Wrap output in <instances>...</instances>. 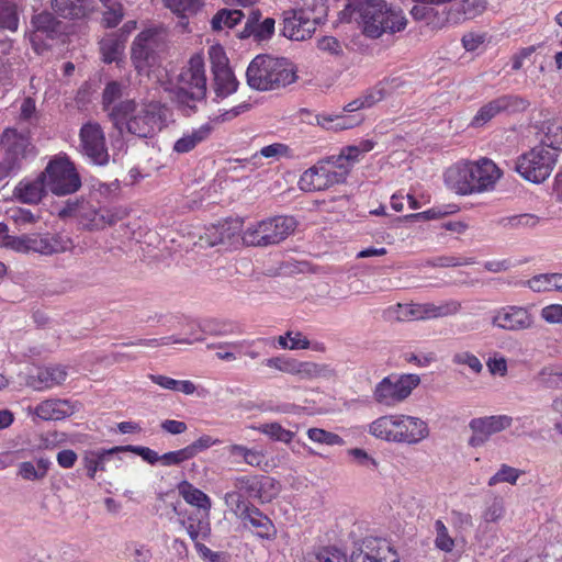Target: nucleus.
<instances>
[{
  "label": "nucleus",
  "mask_w": 562,
  "mask_h": 562,
  "mask_svg": "<svg viewBox=\"0 0 562 562\" xmlns=\"http://www.w3.org/2000/svg\"><path fill=\"white\" fill-rule=\"evenodd\" d=\"M452 362L454 364L459 366H467L469 367L474 373H480L483 369V366L480 361V359L469 352V351H460L453 355Z\"/></svg>",
  "instance_id": "bf43d9fd"
},
{
  "label": "nucleus",
  "mask_w": 562,
  "mask_h": 562,
  "mask_svg": "<svg viewBox=\"0 0 562 562\" xmlns=\"http://www.w3.org/2000/svg\"><path fill=\"white\" fill-rule=\"evenodd\" d=\"M351 562H398V555L385 540L367 538L363 549L352 555Z\"/></svg>",
  "instance_id": "aec40b11"
},
{
  "label": "nucleus",
  "mask_w": 562,
  "mask_h": 562,
  "mask_svg": "<svg viewBox=\"0 0 562 562\" xmlns=\"http://www.w3.org/2000/svg\"><path fill=\"white\" fill-rule=\"evenodd\" d=\"M512 423L513 418L507 415L473 418L469 424L473 432L469 439V445L472 447L483 445L490 436L510 427Z\"/></svg>",
  "instance_id": "f3484780"
},
{
  "label": "nucleus",
  "mask_w": 562,
  "mask_h": 562,
  "mask_svg": "<svg viewBox=\"0 0 562 562\" xmlns=\"http://www.w3.org/2000/svg\"><path fill=\"white\" fill-rule=\"evenodd\" d=\"M296 228L292 216H273L248 226L243 233V241L248 246L268 247L285 240Z\"/></svg>",
  "instance_id": "6e6552de"
},
{
  "label": "nucleus",
  "mask_w": 562,
  "mask_h": 562,
  "mask_svg": "<svg viewBox=\"0 0 562 562\" xmlns=\"http://www.w3.org/2000/svg\"><path fill=\"white\" fill-rule=\"evenodd\" d=\"M291 374L301 380H314L317 378H329L334 371L327 364H319L312 361L293 360Z\"/></svg>",
  "instance_id": "c756f323"
},
{
  "label": "nucleus",
  "mask_w": 562,
  "mask_h": 562,
  "mask_svg": "<svg viewBox=\"0 0 562 562\" xmlns=\"http://www.w3.org/2000/svg\"><path fill=\"white\" fill-rule=\"evenodd\" d=\"M247 83L259 91H268L285 87L295 81L296 75L292 63L286 58L258 55L249 64Z\"/></svg>",
  "instance_id": "423d86ee"
},
{
  "label": "nucleus",
  "mask_w": 562,
  "mask_h": 562,
  "mask_svg": "<svg viewBox=\"0 0 562 562\" xmlns=\"http://www.w3.org/2000/svg\"><path fill=\"white\" fill-rule=\"evenodd\" d=\"M351 18L369 38H379L384 33L393 34L406 26L401 10L392 9L384 0H350L346 7Z\"/></svg>",
  "instance_id": "f03ea898"
},
{
  "label": "nucleus",
  "mask_w": 562,
  "mask_h": 562,
  "mask_svg": "<svg viewBox=\"0 0 562 562\" xmlns=\"http://www.w3.org/2000/svg\"><path fill=\"white\" fill-rule=\"evenodd\" d=\"M229 237L231 235L225 225H212L206 229L205 235L201 236V241L213 247L223 244Z\"/></svg>",
  "instance_id": "864d4df0"
},
{
  "label": "nucleus",
  "mask_w": 562,
  "mask_h": 562,
  "mask_svg": "<svg viewBox=\"0 0 562 562\" xmlns=\"http://www.w3.org/2000/svg\"><path fill=\"white\" fill-rule=\"evenodd\" d=\"M238 518L244 526L250 525L257 529V535L261 538L269 536L270 529L273 527L271 520L255 505L250 504L244 512L239 513Z\"/></svg>",
  "instance_id": "cd10ccee"
},
{
  "label": "nucleus",
  "mask_w": 562,
  "mask_h": 562,
  "mask_svg": "<svg viewBox=\"0 0 562 562\" xmlns=\"http://www.w3.org/2000/svg\"><path fill=\"white\" fill-rule=\"evenodd\" d=\"M46 188L55 195H67L77 192L81 187V178L68 157L52 159L42 172Z\"/></svg>",
  "instance_id": "9b49d317"
},
{
  "label": "nucleus",
  "mask_w": 562,
  "mask_h": 562,
  "mask_svg": "<svg viewBox=\"0 0 562 562\" xmlns=\"http://www.w3.org/2000/svg\"><path fill=\"white\" fill-rule=\"evenodd\" d=\"M520 474V470L509 467L507 464H502L499 470L493 476L490 477L488 486H494L498 483L516 484Z\"/></svg>",
  "instance_id": "49530a36"
},
{
  "label": "nucleus",
  "mask_w": 562,
  "mask_h": 562,
  "mask_svg": "<svg viewBox=\"0 0 562 562\" xmlns=\"http://www.w3.org/2000/svg\"><path fill=\"white\" fill-rule=\"evenodd\" d=\"M536 381L544 389L557 390L562 387V366L551 364L543 367L536 375Z\"/></svg>",
  "instance_id": "4c0bfd02"
},
{
  "label": "nucleus",
  "mask_w": 562,
  "mask_h": 562,
  "mask_svg": "<svg viewBox=\"0 0 562 562\" xmlns=\"http://www.w3.org/2000/svg\"><path fill=\"white\" fill-rule=\"evenodd\" d=\"M31 234H22L20 236L5 235L2 238L1 246L18 252H30Z\"/></svg>",
  "instance_id": "8fccbe9b"
},
{
  "label": "nucleus",
  "mask_w": 562,
  "mask_h": 562,
  "mask_svg": "<svg viewBox=\"0 0 562 562\" xmlns=\"http://www.w3.org/2000/svg\"><path fill=\"white\" fill-rule=\"evenodd\" d=\"M19 27L18 7L9 0L0 1V29L15 32Z\"/></svg>",
  "instance_id": "a19ab883"
},
{
  "label": "nucleus",
  "mask_w": 562,
  "mask_h": 562,
  "mask_svg": "<svg viewBox=\"0 0 562 562\" xmlns=\"http://www.w3.org/2000/svg\"><path fill=\"white\" fill-rule=\"evenodd\" d=\"M244 13L240 10L222 9L212 18L211 25L213 31H222L223 29H232L240 22Z\"/></svg>",
  "instance_id": "58836bf2"
},
{
  "label": "nucleus",
  "mask_w": 562,
  "mask_h": 562,
  "mask_svg": "<svg viewBox=\"0 0 562 562\" xmlns=\"http://www.w3.org/2000/svg\"><path fill=\"white\" fill-rule=\"evenodd\" d=\"M79 151L97 166L109 164L110 154L105 134L98 122L89 121L79 131Z\"/></svg>",
  "instance_id": "4468645a"
},
{
  "label": "nucleus",
  "mask_w": 562,
  "mask_h": 562,
  "mask_svg": "<svg viewBox=\"0 0 562 562\" xmlns=\"http://www.w3.org/2000/svg\"><path fill=\"white\" fill-rule=\"evenodd\" d=\"M30 252L53 256L74 248L70 237L60 233H31Z\"/></svg>",
  "instance_id": "a211bd4d"
},
{
  "label": "nucleus",
  "mask_w": 562,
  "mask_h": 562,
  "mask_svg": "<svg viewBox=\"0 0 562 562\" xmlns=\"http://www.w3.org/2000/svg\"><path fill=\"white\" fill-rule=\"evenodd\" d=\"M213 90L216 98L224 99L237 90L238 81L232 69L222 70L213 74Z\"/></svg>",
  "instance_id": "f704fd0d"
},
{
  "label": "nucleus",
  "mask_w": 562,
  "mask_h": 562,
  "mask_svg": "<svg viewBox=\"0 0 562 562\" xmlns=\"http://www.w3.org/2000/svg\"><path fill=\"white\" fill-rule=\"evenodd\" d=\"M307 562H349L346 554L333 547L322 548L306 558Z\"/></svg>",
  "instance_id": "c03bdc74"
},
{
  "label": "nucleus",
  "mask_w": 562,
  "mask_h": 562,
  "mask_svg": "<svg viewBox=\"0 0 562 562\" xmlns=\"http://www.w3.org/2000/svg\"><path fill=\"white\" fill-rule=\"evenodd\" d=\"M327 11L325 0H297L282 13L281 34L292 41L308 40L326 20Z\"/></svg>",
  "instance_id": "39448f33"
},
{
  "label": "nucleus",
  "mask_w": 562,
  "mask_h": 562,
  "mask_svg": "<svg viewBox=\"0 0 562 562\" xmlns=\"http://www.w3.org/2000/svg\"><path fill=\"white\" fill-rule=\"evenodd\" d=\"M492 324L505 330L518 331L532 327L533 318L526 307L508 305L495 312Z\"/></svg>",
  "instance_id": "6ab92c4d"
},
{
  "label": "nucleus",
  "mask_w": 562,
  "mask_h": 562,
  "mask_svg": "<svg viewBox=\"0 0 562 562\" xmlns=\"http://www.w3.org/2000/svg\"><path fill=\"white\" fill-rule=\"evenodd\" d=\"M360 151L357 145L347 146L341 149V153L338 156H331L334 160L338 165L348 166L349 171L352 168V165L358 160L360 156Z\"/></svg>",
  "instance_id": "e2e57ef3"
},
{
  "label": "nucleus",
  "mask_w": 562,
  "mask_h": 562,
  "mask_svg": "<svg viewBox=\"0 0 562 562\" xmlns=\"http://www.w3.org/2000/svg\"><path fill=\"white\" fill-rule=\"evenodd\" d=\"M52 461L48 458H37L34 461H23L18 467V476L25 481H42L47 476Z\"/></svg>",
  "instance_id": "c85d7f7f"
},
{
  "label": "nucleus",
  "mask_w": 562,
  "mask_h": 562,
  "mask_svg": "<svg viewBox=\"0 0 562 562\" xmlns=\"http://www.w3.org/2000/svg\"><path fill=\"white\" fill-rule=\"evenodd\" d=\"M53 12L67 20H85L93 12L92 0H50Z\"/></svg>",
  "instance_id": "4be33fe9"
},
{
  "label": "nucleus",
  "mask_w": 562,
  "mask_h": 562,
  "mask_svg": "<svg viewBox=\"0 0 562 562\" xmlns=\"http://www.w3.org/2000/svg\"><path fill=\"white\" fill-rule=\"evenodd\" d=\"M436 538H435V546L440 551H443L446 553L451 552L456 547V539H453L449 535V530L445 522L440 519H437L434 524Z\"/></svg>",
  "instance_id": "79ce46f5"
},
{
  "label": "nucleus",
  "mask_w": 562,
  "mask_h": 562,
  "mask_svg": "<svg viewBox=\"0 0 562 562\" xmlns=\"http://www.w3.org/2000/svg\"><path fill=\"white\" fill-rule=\"evenodd\" d=\"M202 331L210 335H223L224 331L221 329H217L216 327H211V324H205L203 327L198 326L196 329H193L191 331L192 338H177V337H165V338H151V339H138L135 341H131L127 344H124L123 346H144V347H159V346H166L170 342L172 344H186V345H192L196 341H203L205 337L203 335H196V331Z\"/></svg>",
  "instance_id": "5701e85b"
},
{
  "label": "nucleus",
  "mask_w": 562,
  "mask_h": 562,
  "mask_svg": "<svg viewBox=\"0 0 562 562\" xmlns=\"http://www.w3.org/2000/svg\"><path fill=\"white\" fill-rule=\"evenodd\" d=\"M363 121L361 113L346 114L344 111L340 114H318L316 115L317 125L328 131H344L360 125Z\"/></svg>",
  "instance_id": "bb28decb"
},
{
  "label": "nucleus",
  "mask_w": 562,
  "mask_h": 562,
  "mask_svg": "<svg viewBox=\"0 0 562 562\" xmlns=\"http://www.w3.org/2000/svg\"><path fill=\"white\" fill-rule=\"evenodd\" d=\"M501 175L491 159L482 158L451 166L445 173V181L456 193L467 195L493 190Z\"/></svg>",
  "instance_id": "7ed1b4c3"
},
{
  "label": "nucleus",
  "mask_w": 562,
  "mask_h": 562,
  "mask_svg": "<svg viewBox=\"0 0 562 562\" xmlns=\"http://www.w3.org/2000/svg\"><path fill=\"white\" fill-rule=\"evenodd\" d=\"M307 436L312 441L327 446H340L344 442L342 438L337 434L322 428H310Z\"/></svg>",
  "instance_id": "de8ad7c7"
},
{
  "label": "nucleus",
  "mask_w": 562,
  "mask_h": 562,
  "mask_svg": "<svg viewBox=\"0 0 562 562\" xmlns=\"http://www.w3.org/2000/svg\"><path fill=\"white\" fill-rule=\"evenodd\" d=\"M541 317L549 324L562 323V305L551 304L541 310Z\"/></svg>",
  "instance_id": "774afa93"
},
{
  "label": "nucleus",
  "mask_w": 562,
  "mask_h": 562,
  "mask_svg": "<svg viewBox=\"0 0 562 562\" xmlns=\"http://www.w3.org/2000/svg\"><path fill=\"white\" fill-rule=\"evenodd\" d=\"M30 145L29 138L13 128H7L0 139V146L5 150L4 158L14 160L18 168H20L21 160L26 156Z\"/></svg>",
  "instance_id": "b1692460"
},
{
  "label": "nucleus",
  "mask_w": 562,
  "mask_h": 562,
  "mask_svg": "<svg viewBox=\"0 0 562 562\" xmlns=\"http://www.w3.org/2000/svg\"><path fill=\"white\" fill-rule=\"evenodd\" d=\"M261 434L269 436L271 439L284 443H290L294 438V432L284 429L279 423H266L256 428Z\"/></svg>",
  "instance_id": "37998d69"
},
{
  "label": "nucleus",
  "mask_w": 562,
  "mask_h": 562,
  "mask_svg": "<svg viewBox=\"0 0 562 562\" xmlns=\"http://www.w3.org/2000/svg\"><path fill=\"white\" fill-rule=\"evenodd\" d=\"M125 37L117 33L106 34L99 42L100 52L104 63L111 64L115 61L123 53Z\"/></svg>",
  "instance_id": "473e14b6"
},
{
  "label": "nucleus",
  "mask_w": 562,
  "mask_h": 562,
  "mask_svg": "<svg viewBox=\"0 0 562 562\" xmlns=\"http://www.w3.org/2000/svg\"><path fill=\"white\" fill-rule=\"evenodd\" d=\"M505 515V504L502 497H494L491 503L486 505L482 513V519L485 522H496Z\"/></svg>",
  "instance_id": "09e8293b"
},
{
  "label": "nucleus",
  "mask_w": 562,
  "mask_h": 562,
  "mask_svg": "<svg viewBox=\"0 0 562 562\" xmlns=\"http://www.w3.org/2000/svg\"><path fill=\"white\" fill-rule=\"evenodd\" d=\"M212 126L204 124L190 133L184 134L175 145L173 150L183 154L192 150L196 145L204 142L212 133Z\"/></svg>",
  "instance_id": "72a5a7b5"
},
{
  "label": "nucleus",
  "mask_w": 562,
  "mask_h": 562,
  "mask_svg": "<svg viewBox=\"0 0 562 562\" xmlns=\"http://www.w3.org/2000/svg\"><path fill=\"white\" fill-rule=\"evenodd\" d=\"M419 383L420 378L417 374L385 376L375 385L372 397L382 406L394 407L404 402Z\"/></svg>",
  "instance_id": "ddd939ff"
},
{
  "label": "nucleus",
  "mask_w": 562,
  "mask_h": 562,
  "mask_svg": "<svg viewBox=\"0 0 562 562\" xmlns=\"http://www.w3.org/2000/svg\"><path fill=\"white\" fill-rule=\"evenodd\" d=\"M317 47L330 56H341L344 54L342 44L334 36H323L317 41Z\"/></svg>",
  "instance_id": "052dcab7"
},
{
  "label": "nucleus",
  "mask_w": 562,
  "mask_h": 562,
  "mask_svg": "<svg viewBox=\"0 0 562 562\" xmlns=\"http://www.w3.org/2000/svg\"><path fill=\"white\" fill-rule=\"evenodd\" d=\"M167 109L158 101L124 100L115 104L110 119L120 131L123 127L139 138H149L166 126Z\"/></svg>",
  "instance_id": "f257e3e1"
},
{
  "label": "nucleus",
  "mask_w": 562,
  "mask_h": 562,
  "mask_svg": "<svg viewBox=\"0 0 562 562\" xmlns=\"http://www.w3.org/2000/svg\"><path fill=\"white\" fill-rule=\"evenodd\" d=\"M122 451V448L121 447H114L112 449H109V450H103V451H100V452H92L90 456L86 457L85 458V465H86V469H87V474L90 479H94L95 477V473L97 471H103L105 468H104V463H105V460H108V458L116 452H120Z\"/></svg>",
  "instance_id": "ea45409f"
},
{
  "label": "nucleus",
  "mask_w": 562,
  "mask_h": 562,
  "mask_svg": "<svg viewBox=\"0 0 562 562\" xmlns=\"http://www.w3.org/2000/svg\"><path fill=\"white\" fill-rule=\"evenodd\" d=\"M209 56L213 74L229 69L228 58L226 57L223 47L220 45L212 46L209 49Z\"/></svg>",
  "instance_id": "13d9d810"
},
{
  "label": "nucleus",
  "mask_w": 562,
  "mask_h": 562,
  "mask_svg": "<svg viewBox=\"0 0 562 562\" xmlns=\"http://www.w3.org/2000/svg\"><path fill=\"white\" fill-rule=\"evenodd\" d=\"M348 175V166L338 165L333 157H328L305 170L299 184L302 190L307 192L322 191L344 183Z\"/></svg>",
  "instance_id": "1a4fd4ad"
},
{
  "label": "nucleus",
  "mask_w": 562,
  "mask_h": 562,
  "mask_svg": "<svg viewBox=\"0 0 562 562\" xmlns=\"http://www.w3.org/2000/svg\"><path fill=\"white\" fill-rule=\"evenodd\" d=\"M55 13L42 11L31 19V24L36 33L54 38L61 33V22L56 19Z\"/></svg>",
  "instance_id": "2f4dec72"
},
{
  "label": "nucleus",
  "mask_w": 562,
  "mask_h": 562,
  "mask_svg": "<svg viewBox=\"0 0 562 562\" xmlns=\"http://www.w3.org/2000/svg\"><path fill=\"white\" fill-rule=\"evenodd\" d=\"M124 553L133 562H149L153 558L151 550L137 542L126 543Z\"/></svg>",
  "instance_id": "3c124183"
},
{
  "label": "nucleus",
  "mask_w": 562,
  "mask_h": 562,
  "mask_svg": "<svg viewBox=\"0 0 562 562\" xmlns=\"http://www.w3.org/2000/svg\"><path fill=\"white\" fill-rule=\"evenodd\" d=\"M527 284L535 292L555 291V273L535 276L527 281Z\"/></svg>",
  "instance_id": "603ef678"
},
{
  "label": "nucleus",
  "mask_w": 562,
  "mask_h": 562,
  "mask_svg": "<svg viewBox=\"0 0 562 562\" xmlns=\"http://www.w3.org/2000/svg\"><path fill=\"white\" fill-rule=\"evenodd\" d=\"M80 404L69 400L50 398L43 401L33 408V414L43 420H61L74 415Z\"/></svg>",
  "instance_id": "412c9836"
},
{
  "label": "nucleus",
  "mask_w": 562,
  "mask_h": 562,
  "mask_svg": "<svg viewBox=\"0 0 562 562\" xmlns=\"http://www.w3.org/2000/svg\"><path fill=\"white\" fill-rule=\"evenodd\" d=\"M220 442L218 439H213L209 435H203L198 438L195 441L186 447L190 459L194 458L198 453L209 449L210 447L217 445Z\"/></svg>",
  "instance_id": "0e129e2a"
},
{
  "label": "nucleus",
  "mask_w": 562,
  "mask_h": 562,
  "mask_svg": "<svg viewBox=\"0 0 562 562\" xmlns=\"http://www.w3.org/2000/svg\"><path fill=\"white\" fill-rule=\"evenodd\" d=\"M167 47L166 34L158 30H145L140 32L132 44V61L135 68L142 72L147 71L157 64L159 55Z\"/></svg>",
  "instance_id": "f8f14e48"
},
{
  "label": "nucleus",
  "mask_w": 562,
  "mask_h": 562,
  "mask_svg": "<svg viewBox=\"0 0 562 562\" xmlns=\"http://www.w3.org/2000/svg\"><path fill=\"white\" fill-rule=\"evenodd\" d=\"M45 177L41 173L33 181H20L14 188L13 195L25 204H37L45 195Z\"/></svg>",
  "instance_id": "a878e982"
},
{
  "label": "nucleus",
  "mask_w": 562,
  "mask_h": 562,
  "mask_svg": "<svg viewBox=\"0 0 562 562\" xmlns=\"http://www.w3.org/2000/svg\"><path fill=\"white\" fill-rule=\"evenodd\" d=\"M179 522L182 527L186 528L189 537L194 543L199 542L198 538L200 535H202V537L205 538L210 532L209 522H203L202 520H198L196 524L187 525L186 518H181Z\"/></svg>",
  "instance_id": "680f3d73"
},
{
  "label": "nucleus",
  "mask_w": 562,
  "mask_h": 562,
  "mask_svg": "<svg viewBox=\"0 0 562 562\" xmlns=\"http://www.w3.org/2000/svg\"><path fill=\"white\" fill-rule=\"evenodd\" d=\"M82 214L79 215L82 224L89 228H98L104 223V216L100 214L89 202L85 201Z\"/></svg>",
  "instance_id": "4d7b16f0"
},
{
  "label": "nucleus",
  "mask_w": 562,
  "mask_h": 562,
  "mask_svg": "<svg viewBox=\"0 0 562 562\" xmlns=\"http://www.w3.org/2000/svg\"><path fill=\"white\" fill-rule=\"evenodd\" d=\"M178 492L188 504L202 509L206 516H209L212 503L204 492L196 488L188 481H182L178 484Z\"/></svg>",
  "instance_id": "7c9ffc66"
},
{
  "label": "nucleus",
  "mask_w": 562,
  "mask_h": 562,
  "mask_svg": "<svg viewBox=\"0 0 562 562\" xmlns=\"http://www.w3.org/2000/svg\"><path fill=\"white\" fill-rule=\"evenodd\" d=\"M540 145L547 146L555 153L562 149V126L559 124L548 125Z\"/></svg>",
  "instance_id": "6e6d98bb"
},
{
  "label": "nucleus",
  "mask_w": 562,
  "mask_h": 562,
  "mask_svg": "<svg viewBox=\"0 0 562 562\" xmlns=\"http://www.w3.org/2000/svg\"><path fill=\"white\" fill-rule=\"evenodd\" d=\"M206 90L204 58L200 54H194L178 76L173 100L189 114L195 111L196 104L205 99Z\"/></svg>",
  "instance_id": "0eeeda50"
},
{
  "label": "nucleus",
  "mask_w": 562,
  "mask_h": 562,
  "mask_svg": "<svg viewBox=\"0 0 562 562\" xmlns=\"http://www.w3.org/2000/svg\"><path fill=\"white\" fill-rule=\"evenodd\" d=\"M105 8L102 23L105 27H115L123 19V7L122 4H112Z\"/></svg>",
  "instance_id": "69168bd1"
},
{
  "label": "nucleus",
  "mask_w": 562,
  "mask_h": 562,
  "mask_svg": "<svg viewBox=\"0 0 562 562\" xmlns=\"http://www.w3.org/2000/svg\"><path fill=\"white\" fill-rule=\"evenodd\" d=\"M540 222V218L530 213L515 214L509 216H503L498 220L497 224L504 229H524L533 228Z\"/></svg>",
  "instance_id": "e433bc0d"
},
{
  "label": "nucleus",
  "mask_w": 562,
  "mask_h": 562,
  "mask_svg": "<svg viewBox=\"0 0 562 562\" xmlns=\"http://www.w3.org/2000/svg\"><path fill=\"white\" fill-rule=\"evenodd\" d=\"M67 378L65 367L53 366L40 368L36 374H32L27 379V385L35 391H43L60 385Z\"/></svg>",
  "instance_id": "393cba45"
},
{
  "label": "nucleus",
  "mask_w": 562,
  "mask_h": 562,
  "mask_svg": "<svg viewBox=\"0 0 562 562\" xmlns=\"http://www.w3.org/2000/svg\"><path fill=\"white\" fill-rule=\"evenodd\" d=\"M123 95V86L117 81L109 82L102 93V105L109 114L111 109L117 104L116 102Z\"/></svg>",
  "instance_id": "a18cd8bd"
},
{
  "label": "nucleus",
  "mask_w": 562,
  "mask_h": 562,
  "mask_svg": "<svg viewBox=\"0 0 562 562\" xmlns=\"http://www.w3.org/2000/svg\"><path fill=\"white\" fill-rule=\"evenodd\" d=\"M450 524L458 535H463L473 527V518L469 513L452 509L450 512Z\"/></svg>",
  "instance_id": "5fc2aeb1"
},
{
  "label": "nucleus",
  "mask_w": 562,
  "mask_h": 562,
  "mask_svg": "<svg viewBox=\"0 0 562 562\" xmlns=\"http://www.w3.org/2000/svg\"><path fill=\"white\" fill-rule=\"evenodd\" d=\"M165 7L178 15L182 21L198 14L204 7V0H164ZM184 24V22H182Z\"/></svg>",
  "instance_id": "c9c22d12"
},
{
  "label": "nucleus",
  "mask_w": 562,
  "mask_h": 562,
  "mask_svg": "<svg viewBox=\"0 0 562 562\" xmlns=\"http://www.w3.org/2000/svg\"><path fill=\"white\" fill-rule=\"evenodd\" d=\"M557 158L558 153L539 144L517 159L515 169L526 180L541 183L551 175Z\"/></svg>",
  "instance_id": "9d476101"
},
{
  "label": "nucleus",
  "mask_w": 562,
  "mask_h": 562,
  "mask_svg": "<svg viewBox=\"0 0 562 562\" xmlns=\"http://www.w3.org/2000/svg\"><path fill=\"white\" fill-rule=\"evenodd\" d=\"M460 308L461 303L454 300L443 302L439 305L434 303H398L395 307V313L397 321L401 322L409 319L425 321L456 315Z\"/></svg>",
  "instance_id": "2eb2a0df"
},
{
  "label": "nucleus",
  "mask_w": 562,
  "mask_h": 562,
  "mask_svg": "<svg viewBox=\"0 0 562 562\" xmlns=\"http://www.w3.org/2000/svg\"><path fill=\"white\" fill-rule=\"evenodd\" d=\"M160 463L164 467H171V465H179L184 461L190 460V457L188 454V451L184 448L176 450V451H169L160 456Z\"/></svg>",
  "instance_id": "338daca9"
},
{
  "label": "nucleus",
  "mask_w": 562,
  "mask_h": 562,
  "mask_svg": "<svg viewBox=\"0 0 562 562\" xmlns=\"http://www.w3.org/2000/svg\"><path fill=\"white\" fill-rule=\"evenodd\" d=\"M529 106V101L517 94H503L482 105L472 119L471 125L480 127L501 113L522 112Z\"/></svg>",
  "instance_id": "dca6fc26"
},
{
  "label": "nucleus",
  "mask_w": 562,
  "mask_h": 562,
  "mask_svg": "<svg viewBox=\"0 0 562 562\" xmlns=\"http://www.w3.org/2000/svg\"><path fill=\"white\" fill-rule=\"evenodd\" d=\"M373 437L387 442L417 445L429 437L428 424L419 417L395 414L384 415L369 425Z\"/></svg>",
  "instance_id": "20e7f679"
}]
</instances>
